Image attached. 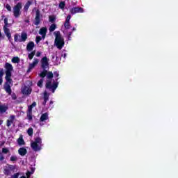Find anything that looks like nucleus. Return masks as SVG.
<instances>
[{"label": "nucleus", "instance_id": "obj_22", "mask_svg": "<svg viewBox=\"0 0 178 178\" xmlns=\"http://www.w3.org/2000/svg\"><path fill=\"white\" fill-rule=\"evenodd\" d=\"M17 143L18 145H24V144H26V143L24 142V139H23V137L22 136L17 139Z\"/></svg>", "mask_w": 178, "mask_h": 178}, {"label": "nucleus", "instance_id": "obj_55", "mask_svg": "<svg viewBox=\"0 0 178 178\" xmlns=\"http://www.w3.org/2000/svg\"><path fill=\"white\" fill-rule=\"evenodd\" d=\"M54 104V102L53 101H50V105Z\"/></svg>", "mask_w": 178, "mask_h": 178}, {"label": "nucleus", "instance_id": "obj_6", "mask_svg": "<svg viewBox=\"0 0 178 178\" xmlns=\"http://www.w3.org/2000/svg\"><path fill=\"white\" fill-rule=\"evenodd\" d=\"M41 67L43 69V70H45V69L49 67V59L47 58V56L43 57L41 60Z\"/></svg>", "mask_w": 178, "mask_h": 178}, {"label": "nucleus", "instance_id": "obj_43", "mask_svg": "<svg viewBox=\"0 0 178 178\" xmlns=\"http://www.w3.org/2000/svg\"><path fill=\"white\" fill-rule=\"evenodd\" d=\"M5 159V156H3V154L0 152V161H2Z\"/></svg>", "mask_w": 178, "mask_h": 178}, {"label": "nucleus", "instance_id": "obj_60", "mask_svg": "<svg viewBox=\"0 0 178 178\" xmlns=\"http://www.w3.org/2000/svg\"><path fill=\"white\" fill-rule=\"evenodd\" d=\"M1 124H2V123H1V121H0V126H1Z\"/></svg>", "mask_w": 178, "mask_h": 178}, {"label": "nucleus", "instance_id": "obj_19", "mask_svg": "<svg viewBox=\"0 0 178 178\" xmlns=\"http://www.w3.org/2000/svg\"><path fill=\"white\" fill-rule=\"evenodd\" d=\"M8 111V106L5 105H0V113H5Z\"/></svg>", "mask_w": 178, "mask_h": 178}, {"label": "nucleus", "instance_id": "obj_26", "mask_svg": "<svg viewBox=\"0 0 178 178\" xmlns=\"http://www.w3.org/2000/svg\"><path fill=\"white\" fill-rule=\"evenodd\" d=\"M30 5H31V1H27L26 3L25 4L24 9L26 12L29 10V8H30Z\"/></svg>", "mask_w": 178, "mask_h": 178}, {"label": "nucleus", "instance_id": "obj_31", "mask_svg": "<svg viewBox=\"0 0 178 178\" xmlns=\"http://www.w3.org/2000/svg\"><path fill=\"white\" fill-rule=\"evenodd\" d=\"M43 98H44V100L49 101V94H48V92L47 91H45L44 92Z\"/></svg>", "mask_w": 178, "mask_h": 178}, {"label": "nucleus", "instance_id": "obj_51", "mask_svg": "<svg viewBox=\"0 0 178 178\" xmlns=\"http://www.w3.org/2000/svg\"><path fill=\"white\" fill-rule=\"evenodd\" d=\"M36 56H37L38 58L40 57V56H41V52L38 51V52L36 53Z\"/></svg>", "mask_w": 178, "mask_h": 178}, {"label": "nucleus", "instance_id": "obj_25", "mask_svg": "<svg viewBox=\"0 0 178 178\" xmlns=\"http://www.w3.org/2000/svg\"><path fill=\"white\" fill-rule=\"evenodd\" d=\"M3 69H1L0 70V86L1 84H2V83H3Z\"/></svg>", "mask_w": 178, "mask_h": 178}, {"label": "nucleus", "instance_id": "obj_14", "mask_svg": "<svg viewBox=\"0 0 178 178\" xmlns=\"http://www.w3.org/2000/svg\"><path fill=\"white\" fill-rule=\"evenodd\" d=\"M47 31H48V29L46 27H42L39 31V34L42 35V38H45V35H47Z\"/></svg>", "mask_w": 178, "mask_h": 178}, {"label": "nucleus", "instance_id": "obj_57", "mask_svg": "<svg viewBox=\"0 0 178 178\" xmlns=\"http://www.w3.org/2000/svg\"><path fill=\"white\" fill-rule=\"evenodd\" d=\"M52 59H55V56H52Z\"/></svg>", "mask_w": 178, "mask_h": 178}, {"label": "nucleus", "instance_id": "obj_37", "mask_svg": "<svg viewBox=\"0 0 178 178\" xmlns=\"http://www.w3.org/2000/svg\"><path fill=\"white\" fill-rule=\"evenodd\" d=\"M10 161H11V162H15L17 161V157L15 156H12L10 159Z\"/></svg>", "mask_w": 178, "mask_h": 178}, {"label": "nucleus", "instance_id": "obj_28", "mask_svg": "<svg viewBox=\"0 0 178 178\" xmlns=\"http://www.w3.org/2000/svg\"><path fill=\"white\" fill-rule=\"evenodd\" d=\"M11 62L13 63H19V62H20V58H19V57H13L11 60Z\"/></svg>", "mask_w": 178, "mask_h": 178}, {"label": "nucleus", "instance_id": "obj_36", "mask_svg": "<svg viewBox=\"0 0 178 178\" xmlns=\"http://www.w3.org/2000/svg\"><path fill=\"white\" fill-rule=\"evenodd\" d=\"M41 40H42V38H41V36H36V38H35L36 44H38L40 41H41Z\"/></svg>", "mask_w": 178, "mask_h": 178}, {"label": "nucleus", "instance_id": "obj_30", "mask_svg": "<svg viewBox=\"0 0 178 178\" xmlns=\"http://www.w3.org/2000/svg\"><path fill=\"white\" fill-rule=\"evenodd\" d=\"M44 83V79H41L39 80L37 83L38 87H40V88H42V84Z\"/></svg>", "mask_w": 178, "mask_h": 178}, {"label": "nucleus", "instance_id": "obj_53", "mask_svg": "<svg viewBox=\"0 0 178 178\" xmlns=\"http://www.w3.org/2000/svg\"><path fill=\"white\" fill-rule=\"evenodd\" d=\"M48 100H44V102H42V105H43V106H45L46 105H47V102Z\"/></svg>", "mask_w": 178, "mask_h": 178}, {"label": "nucleus", "instance_id": "obj_39", "mask_svg": "<svg viewBox=\"0 0 178 178\" xmlns=\"http://www.w3.org/2000/svg\"><path fill=\"white\" fill-rule=\"evenodd\" d=\"M70 19H72V15H68L67 16V18H66V19H65V22H70Z\"/></svg>", "mask_w": 178, "mask_h": 178}, {"label": "nucleus", "instance_id": "obj_34", "mask_svg": "<svg viewBox=\"0 0 178 178\" xmlns=\"http://www.w3.org/2000/svg\"><path fill=\"white\" fill-rule=\"evenodd\" d=\"M64 27L67 30H69V29H70V22H65V24H64Z\"/></svg>", "mask_w": 178, "mask_h": 178}, {"label": "nucleus", "instance_id": "obj_47", "mask_svg": "<svg viewBox=\"0 0 178 178\" xmlns=\"http://www.w3.org/2000/svg\"><path fill=\"white\" fill-rule=\"evenodd\" d=\"M54 75L55 77H59V73L58 72V71L54 72Z\"/></svg>", "mask_w": 178, "mask_h": 178}, {"label": "nucleus", "instance_id": "obj_9", "mask_svg": "<svg viewBox=\"0 0 178 178\" xmlns=\"http://www.w3.org/2000/svg\"><path fill=\"white\" fill-rule=\"evenodd\" d=\"M5 68H6V75L12 74V72H13V66H12V64L9 63H6Z\"/></svg>", "mask_w": 178, "mask_h": 178}, {"label": "nucleus", "instance_id": "obj_7", "mask_svg": "<svg viewBox=\"0 0 178 178\" xmlns=\"http://www.w3.org/2000/svg\"><path fill=\"white\" fill-rule=\"evenodd\" d=\"M71 15H76V13H83L84 9L81 7H74L70 10Z\"/></svg>", "mask_w": 178, "mask_h": 178}, {"label": "nucleus", "instance_id": "obj_17", "mask_svg": "<svg viewBox=\"0 0 178 178\" xmlns=\"http://www.w3.org/2000/svg\"><path fill=\"white\" fill-rule=\"evenodd\" d=\"M6 81L9 84H12L13 83V80L12 79V74H6Z\"/></svg>", "mask_w": 178, "mask_h": 178}, {"label": "nucleus", "instance_id": "obj_11", "mask_svg": "<svg viewBox=\"0 0 178 178\" xmlns=\"http://www.w3.org/2000/svg\"><path fill=\"white\" fill-rule=\"evenodd\" d=\"M31 91H33L32 89L28 86H24L22 90V92L24 95H30Z\"/></svg>", "mask_w": 178, "mask_h": 178}, {"label": "nucleus", "instance_id": "obj_15", "mask_svg": "<svg viewBox=\"0 0 178 178\" xmlns=\"http://www.w3.org/2000/svg\"><path fill=\"white\" fill-rule=\"evenodd\" d=\"M15 121V115H10V120H7L6 121V126L7 127H10V126H12V124L13 123V122Z\"/></svg>", "mask_w": 178, "mask_h": 178}, {"label": "nucleus", "instance_id": "obj_42", "mask_svg": "<svg viewBox=\"0 0 178 178\" xmlns=\"http://www.w3.org/2000/svg\"><path fill=\"white\" fill-rule=\"evenodd\" d=\"M4 27H8V18H4Z\"/></svg>", "mask_w": 178, "mask_h": 178}, {"label": "nucleus", "instance_id": "obj_29", "mask_svg": "<svg viewBox=\"0 0 178 178\" xmlns=\"http://www.w3.org/2000/svg\"><path fill=\"white\" fill-rule=\"evenodd\" d=\"M65 6H66V3L65 1H60L58 5V8L60 9H65Z\"/></svg>", "mask_w": 178, "mask_h": 178}, {"label": "nucleus", "instance_id": "obj_40", "mask_svg": "<svg viewBox=\"0 0 178 178\" xmlns=\"http://www.w3.org/2000/svg\"><path fill=\"white\" fill-rule=\"evenodd\" d=\"M8 152H9V150L8 149V148H3L2 149V154H8Z\"/></svg>", "mask_w": 178, "mask_h": 178}, {"label": "nucleus", "instance_id": "obj_10", "mask_svg": "<svg viewBox=\"0 0 178 178\" xmlns=\"http://www.w3.org/2000/svg\"><path fill=\"white\" fill-rule=\"evenodd\" d=\"M38 58H35L33 62L32 63L29 64V68L27 70V73H30V72H31V70H33V67H35V66H37V65H38Z\"/></svg>", "mask_w": 178, "mask_h": 178}, {"label": "nucleus", "instance_id": "obj_2", "mask_svg": "<svg viewBox=\"0 0 178 178\" xmlns=\"http://www.w3.org/2000/svg\"><path fill=\"white\" fill-rule=\"evenodd\" d=\"M42 144V139H41L40 137H38L35 138V140L31 143V148H32V149L35 151V152L41 151Z\"/></svg>", "mask_w": 178, "mask_h": 178}, {"label": "nucleus", "instance_id": "obj_1", "mask_svg": "<svg viewBox=\"0 0 178 178\" xmlns=\"http://www.w3.org/2000/svg\"><path fill=\"white\" fill-rule=\"evenodd\" d=\"M56 38L54 40V45L58 48V49H62L65 47V39L60 35V31L54 33Z\"/></svg>", "mask_w": 178, "mask_h": 178}, {"label": "nucleus", "instance_id": "obj_41", "mask_svg": "<svg viewBox=\"0 0 178 178\" xmlns=\"http://www.w3.org/2000/svg\"><path fill=\"white\" fill-rule=\"evenodd\" d=\"M26 112L33 113V107H31V106H29L28 110L26 111Z\"/></svg>", "mask_w": 178, "mask_h": 178}, {"label": "nucleus", "instance_id": "obj_16", "mask_svg": "<svg viewBox=\"0 0 178 178\" xmlns=\"http://www.w3.org/2000/svg\"><path fill=\"white\" fill-rule=\"evenodd\" d=\"M18 153L21 155V156H24L27 154V149L24 147H20L18 149Z\"/></svg>", "mask_w": 178, "mask_h": 178}, {"label": "nucleus", "instance_id": "obj_18", "mask_svg": "<svg viewBox=\"0 0 178 178\" xmlns=\"http://www.w3.org/2000/svg\"><path fill=\"white\" fill-rule=\"evenodd\" d=\"M40 122H45V120H48V113H43L40 119Z\"/></svg>", "mask_w": 178, "mask_h": 178}, {"label": "nucleus", "instance_id": "obj_3", "mask_svg": "<svg viewBox=\"0 0 178 178\" xmlns=\"http://www.w3.org/2000/svg\"><path fill=\"white\" fill-rule=\"evenodd\" d=\"M27 38V33L26 32H22L21 35H19V33H15L14 35L15 42H26Z\"/></svg>", "mask_w": 178, "mask_h": 178}, {"label": "nucleus", "instance_id": "obj_59", "mask_svg": "<svg viewBox=\"0 0 178 178\" xmlns=\"http://www.w3.org/2000/svg\"><path fill=\"white\" fill-rule=\"evenodd\" d=\"M2 37V33H0V38Z\"/></svg>", "mask_w": 178, "mask_h": 178}, {"label": "nucleus", "instance_id": "obj_38", "mask_svg": "<svg viewBox=\"0 0 178 178\" xmlns=\"http://www.w3.org/2000/svg\"><path fill=\"white\" fill-rule=\"evenodd\" d=\"M27 133L29 136H33V128H29L27 130Z\"/></svg>", "mask_w": 178, "mask_h": 178}, {"label": "nucleus", "instance_id": "obj_54", "mask_svg": "<svg viewBox=\"0 0 178 178\" xmlns=\"http://www.w3.org/2000/svg\"><path fill=\"white\" fill-rule=\"evenodd\" d=\"M72 31H76V28L75 27L72 28Z\"/></svg>", "mask_w": 178, "mask_h": 178}, {"label": "nucleus", "instance_id": "obj_61", "mask_svg": "<svg viewBox=\"0 0 178 178\" xmlns=\"http://www.w3.org/2000/svg\"><path fill=\"white\" fill-rule=\"evenodd\" d=\"M29 20H28V21H26V22H27V23H29Z\"/></svg>", "mask_w": 178, "mask_h": 178}, {"label": "nucleus", "instance_id": "obj_12", "mask_svg": "<svg viewBox=\"0 0 178 178\" xmlns=\"http://www.w3.org/2000/svg\"><path fill=\"white\" fill-rule=\"evenodd\" d=\"M4 33L6 34L7 38L10 41L12 39V33H10V30L8 28V26H3Z\"/></svg>", "mask_w": 178, "mask_h": 178}, {"label": "nucleus", "instance_id": "obj_48", "mask_svg": "<svg viewBox=\"0 0 178 178\" xmlns=\"http://www.w3.org/2000/svg\"><path fill=\"white\" fill-rule=\"evenodd\" d=\"M73 33V32H68V40H70L71 37H72V34Z\"/></svg>", "mask_w": 178, "mask_h": 178}, {"label": "nucleus", "instance_id": "obj_52", "mask_svg": "<svg viewBox=\"0 0 178 178\" xmlns=\"http://www.w3.org/2000/svg\"><path fill=\"white\" fill-rule=\"evenodd\" d=\"M10 171L9 170H5V175H9Z\"/></svg>", "mask_w": 178, "mask_h": 178}, {"label": "nucleus", "instance_id": "obj_23", "mask_svg": "<svg viewBox=\"0 0 178 178\" xmlns=\"http://www.w3.org/2000/svg\"><path fill=\"white\" fill-rule=\"evenodd\" d=\"M56 20V17H55V15L49 16V21L50 22V23H55Z\"/></svg>", "mask_w": 178, "mask_h": 178}, {"label": "nucleus", "instance_id": "obj_32", "mask_svg": "<svg viewBox=\"0 0 178 178\" xmlns=\"http://www.w3.org/2000/svg\"><path fill=\"white\" fill-rule=\"evenodd\" d=\"M26 115L28 120H33V113L26 112Z\"/></svg>", "mask_w": 178, "mask_h": 178}, {"label": "nucleus", "instance_id": "obj_50", "mask_svg": "<svg viewBox=\"0 0 178 178\" xmlns=\"http://www.w3.org/2000/svg\"><path fill=\"white\" fill-rule=\"evenodd\" d=\"M35 170V168H34L31 167V171H30V172H32V175H33V173H34Z\"/></svg>", "mask_w": 178, "mask_h": 178}, {"label": "nucleus", "instance_id": "obj_33", "mask_svg": "<svg viewBox=\"0 0 178 178\" xmlns=\"http://www.w3.org/2000/svg\"><path fill=\"white\" fill-rule=\"evenodd\" d=\"M54 78V73L52 72H47V79H51Z\"/></svg>", "mask_w": 178, "mask_h": 178}, {"label": "nucleus", "instance_id": "obj_24", "mask_svg": "<svg viewBox=\"0 0 178 178\" xmlns=\"http://www.w3.org/2000/svg\"><path fill=\"white\" fill-rule=\"evenodd\" d=\"M35 55V50L32 51L30 54H28V58L31 60L34 56Z\"/></svg>", "mask_w": 178, "mask_h": 178}, {"label": "nucleus", "instance_id": "obj_49", "mask_svg": "<svg viewBox=\"0 0 178 178\" xmlns=\"http://www.w3.org/2000/svg\"><path fill=\"white\" fill-rule=\"evenodd\" d=\"M12 99H17V97L16 96V95L15 94H13V95H12Z\"/></svg>", "mask_w": 178, "mask_h": 178}, {"label": "nucleus", "instance_id": "obj_21", "mask_svg": "<svg viewBox=\"0 0 178 178\" xmlns=\"http://www.w3.org/2000/svg\"><path fill=\"white\" fill-rule=\"evenodd\" d=\"M47 74H48V71L47 70V69H44L40 74H39V76L42 79H44V77H45Z\"/></svg>", "mask_w": 178, "mask_h": 178}, {"label": "nucleus", "instance_id": "obj_8", "mask_svg": "<svg viewBox=\"0 0 178 178\" xmlns=\"http://www.w3.org/2000/svg\"><path fill=\"white\" fill-rule=\"evenodd\" d=\"M40 16H41V13L40 10H37L35 13V26H38L41 23V19H40Z\"/></svg>", "mask_w": 178, "mask_h": 178}, {"label": "nucleus", "instance_id": "obj_45", "mask_svg": "<svg viewBox=\"0 0 178 178\" xmlns=\"http://www.w3.org/2000/svg\"><path fill=\"white\" fill-rule=\"evenodd\" d=\"M11 178H19V173H15L11 176Z\"/></svg>", "mask_w": 178, "mask_h": 178}, {"label": "nucleus", "instance_id": "obj_56", "mask_svg": "<svg viewBox=\"0 0 178 178\" xmlns=\"http://www.w3.org/2000/svg\"><path fill=\"white\" fill-rule=\"evenodd\" d=\"M19 178H26V176H22L21 177Z\"/></svg>", "mask_w": 178, "mask_h": 178}, {"label": "nucleus", "instance_id": "obj_35", "mask_svg": "<svg viewBox=\"0 0 178 178\" xmlns=\"http://www.w3.org/2000/svg\"><path fill=\"white\" fill-rule=\"evenodd\" d=\"M6 9H7L8 12H12V7L8 3L6 5Z\"/></svg>", "mask_w": 178, "mask_h": 178}, {"label": "nucleus", "instance_id": "obj_44", "mask_svg": "<svg viewBox=\"0 0 178 178\" xmlns=\"http://www.w3.org/2000/svg\"><path fill=\"white\" fill-rule=\"evenodd\" d=\"M31 175H33V174L31 171L26 172V177H28V178L30 177L31 176Z\"/></svg>", "mask_w": 178, "mask_h": 178}, {"label": "nucleus", "instance_id": "obj_58", "mask_svg": "<svg viewBox=\"0 0 178 178\" xmlns=\"http://www.w3.org/2000/svg\"><path fill=\"white\" fill-rule=\"evenodd\" d=\"M58 80H59V78H57V79H56V81H58Z\"/></svg>", "mask_w": 178, "mask_h": 178}, {"label": "nucleus", "instance_id": "obj_5", "mask_svg": "<svg viewBox=\"0 0 178 178\" xmlns=\"http://www.w3.org/2000/svg\"><path fill=\"white\" fill-rule=\"evenodd\" d=\"M22 9V3L19 2L17 3L13 8V15L14 17L17 19V17H20V15H22V13L20 12V10Z\"/></svg>", "mask_w": 178, "mask_h": 178}, {"label": "nucleus", "instance_id": "obj_46", "mask_svg": "<svg viewBox=\"0 0 178 178\" xmlns=\"http://www.w3.org/2000/svg\"><path fill=\"white\" fill-rule=\"evenodd\" d=\"M30 106H31V108H34V107L37 106V103L35 102H33L32 103V104L30 105Z\"/></svg>", "mask_w": 178, "mask_h": 178}, {"label": "nucleus", "instance_id": "obj_20", "mask_svg": "<svg viewBox=\"0 0 178 178\" xmlns=\"http://www.w3.org/2000/svg\"><path fill=\"white\" fill-rule=\"evenodd\" d=\"M5 90L8 92V95H12V88H10V85L8 84L5 87Z\"/></svg>", "mask_w": 178, "mask_h": 178}, {"label": "nucleus", "instance_id": "obj_13", "mask_svg": "<svg viewBox=\"0 0 178 178\" xmlns=\"http://www.w3.org/2000/svg\"><path fill=\"white\" fill-rule=\"evenodd\" d=\"M34 47H35L34 42H29L26 45V51H28L29 52L33 51V49H34Z\"/></svg>", "mask_w": 178, "mask_h": 178}, {"label": "nucleus", "instance_id": "obj_27", "mask_svg": "<svg viewBox=\"0 0 178 178\" xmlns=\"http://www.w3.org/2000/svg\"><path fill=\"white\" fill-rule=\"evenodd\" d=\"M56 29V24H52L49 29L50 33H52V31H55Z\"/></svg>", "mask_w": 178, "mask_h": 178}, {"label": "nucleus", "instance_id": "obj_4", "mask_svg": "<svg viewBox=\"0 0 178 178\" xmlns=\"http://www.w3.org/2000/svg\"><path fill=\"white\" fill-rule=\"evenodd\" d=\"M58 86H59V82H53L51 80H47L46 82L45 87L47 90H51V92H55V90L58 88Z\"/></svg>", "mask_w": 178, "mask_h": 178}]
</instances>
